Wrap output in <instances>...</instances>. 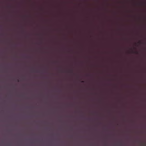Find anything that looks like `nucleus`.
Listing matches in <instances>:
<instances>
[{
	"label": "nucleus",
	"mask_w": 146,
	"mask_h": 146,
	"mask_svg": "<svg viewBox=\"0 0 146 146\" xmlns=\"http://www.w3.org/2000/svg\"><path fill=\"white\" fill-rule=\"evenodd\" d=\"M19 80H18V82H19Z\"/></svg>",
	"instance_id": "nucleus-4"
},
{
	"label": "nucleus",
	"mask_w": 146,
	"mask_h": 146,
	"mask_svg": "<svg viewBox=\"0 0 146 146\" xmlns=\"http://www.w3.org/2000/svg\"><path fill=\"white\" fill-rule=\"evenodd\" d=\"M84 82L83 81H81V82H82V83H84Z\"/></svg>",
	"instance_id": "nucleus-1"
},
{
	"label": "nucleus",
	"mask_w": 146,
	"mask_h": 146,
	"mask_svg": "<svg viewBox=\"0 0 146 146\" xmlns=\"http://www.w3.org/2000/svg\"><path fill=\"white\" fill-rule=\"evenodd\" d=\"M141 43V42L140 41H139V42H138V43Z\"/></svg>",
	"instance_id": "nucleus-2"
},
{
	"label": "nucleus",
	"mask_w": 146,
	"mask_h": 146,
	"mask_svg": "<svg viewBox=\"0 0 146 146\" xmlns=\"http://www.w3.org/2000/svg\"><path fill=\"white\" fill-rule=\"evenodd\" d=\"M135 52L136 54H137V53H138V52Z\"/></svg>",
	"instance_id": "nucleus-3"
}]
</instances>
